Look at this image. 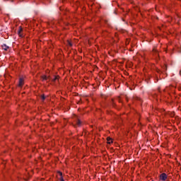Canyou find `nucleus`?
<instances>
[{
	"instance_id": "nucleus-13",
	"label": "nucleus",
	"mask_w": 181,
	"mask_h": 181,
	"mask_svg": "<svg viewBox=\"0 0 181 181\" xmlns=\"http://www.w3.org/2000/svg\"><path fill=\"white\" fill-rule=\"evenodd\" d=\"M111 105H112V107H115V103H114V100H112V99L111 101Z\"/></svg>"
},
{
	"instance_id": "nucleus-2",
	"label": "nucleus",
	"mask_w": 181,
	"mask_h": 181,
	"mask_svg": "<svg viewBox=\"0 0 181 181\" xmlns=\"http://www.w3.org/2000/svg\"><path fill=\"white\" fill-rule=\"evenodd\" d=\"M41 78H42V81H46L50 79V76L47 77V76L44 75V76H41Z\"/></svg>"
},
{
	"instance_id": "nucleus-4",
	"label": "nucleus",
	"mask_w": 181,
	"mask_h": 181,
	"mask_svg": "<svg viewBox=\"0 0 181 181\" xmlns=\"http://www.w3.org/2000/svg\"><path fill=\"white\" fill-rule=\"evenodd\" d=\"M23 79L22 78H20L19 81H18V86L22 87L23 86Z\"/></svg>"
},
{
	"instance_id": "nucleus-14",
	"label": "nucleus",
	"mask_w": 181,
	"mask_h": 181,
	"mask_svg": "<svg viewBox=\"0 0 181 181\" xmlns=\"http://www.w3.org/2000/svg\"><path fill=\"white\" fill-rule=\"evenodd\" d=\"M0 11H1V8H0Z\"/></svg>"
},
{
	"instance_id": "nucleus-7",
	"label": "nucleus",
	"mask_w": 181,
	"mask_h": 181,
	"mask_svg": "<svg viewBox=\"0 0 181 181\" xmlns=\"http://www.w3.org/2000/svg\"><path fill=\"white\" fill-rule=\"evenodd\" d=\"M18 35H20V36H22L21 35V32H22V28H21V27H19V30H18Z\"/></svg>"
},
{
	"instance_id": "nucleus-12",
	"label": "nucleus",
	"mask_w": 181,
	"mask_h": 181,
	"mask_svg": "<svg viewBox=\"0 0 181 181\" xmlns=\"http://www.w3.org/2000/svg\"><path fill=\"white\" fill-rule=\"evenodd\" d=\"M76 124L78 125V127H80V125H81V121L77 120Z\"/></svg>"
},
{
	"instance_id": "nucleus-9",
	"label": "nucleus",
	"mask_w": 181,
	"mask_h": 181,
	"mask_svg": "<svg viewBox=\"0 0 181 181\" xmlns=\"http://www.w3.org/2000/svg\"><path fill=\"white\" fill-rule=\"evenodd\" d=\"M57 80H59V76H54V78L52 79V81L54 82Z\"/></svg>"
},
{
	"instance_id": "nucleus-5",
	"label": "nucleus",
	"mask_w": 181,
	"mask_h": 181,
	"mask_svg": "<svg viewBox=\"0 0 181 181\" xmlns=\"http://www.w3.org/2000/svg\"><path fill=\"white\" fill-rule=\"evenodd\" d=\"M58 174L61 176L60 180L64 181V179H63V174L62 173V172H59Z\"/></svg>"
},
{
	"instance_id": "nucleus-6",
	"label": "nucleus",
	"mask_w": 181,
	"mask_h": 181,
	"mask_svg": "<svg viewBox=\"0 0 181 181\" xmlns=\"http://www.w3.org/2000/svg\"><path fill=\"white\" fill-rule=\"evenodd\" d=\"M107 144H112V139L110 137L107 138Z\"/></svg>"
},
{
	"instance_id": "nucleus-1",
	"label": "nucleus",
	"mask_w": 181,
	"mask_h": 181,
	"mask_svg": "<svg viewBox=\"0 0 181 181\" xmlns=\"http://www.w3.org/2000/svg\"><path fill=\"white\" fill-rule=\"evenodd\" d=\"M166 179H168V175L166 173H163L160 175V180L162 181H166Z\"/></svg>"
},
{
	"instance_id": "nucleus-11",
	"label": "nucleus",
	"mask_w": 181,
	"mask_h": 181,
	"mask_svg": "<svg viewBox=\"0 0 181 181\" xmlns=\"http://www.w3.org/2000/svg\"><path fill=\"white\" fill-rule=\"evenodd\" d=\"M153 52L154 53H156V54H155L156 56H159V54H158V51H156V49H153Z\"/></svg>"
},
{
	"instance_id": "nucleus-3",
	"label": "nucleus",
	"mask_w": 181,
	"mask_h": 181,
	"mask_svg": "<svg viewBox=\"0 0 181 181\" xmlns=\"http://www.w3.org/2000/svg\"><path fill=\"white\" fill-rule=\"evenodd\" d=\"M1 47H2L3 50H5L6 52V50H8V49H9V47L8 45H6V44L2 45Z\"/></svg>"
},
{
	"instance_id": "nucleus-10",
	"label": "nucleus",
	"mask_w": 181,
	"mask_h": 181,
	"mask_svg": "<svg viewBox=\"0 0 181 181\" xmlns=\"http://www.w3.org/2000/svg\"><path fill=\"white\" fill-rule=\"evenodd\" d=\"M41 99L42 100V101H45V100H46V96H45V95H42Z\"/></svg>"
},
{
	"instance_id": "nucleus-8",
	"label": "nucleus",
	"mask_w": 181,
	"mask_h": 181,
	"mask_svg": "<svg viewBox=\"0 0 181 181\" xmlns=\"http://www.w3.org/2000/svg\"><path fill=\"white\" fill-rule=\"evenodd\" d=\"M67 45H68V46H69L70 47H71V46H73V44H72L71 42H70V41H67Z\"/></svg>"
}]
</instances>
